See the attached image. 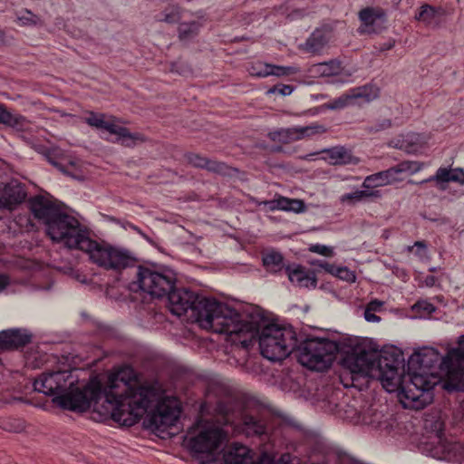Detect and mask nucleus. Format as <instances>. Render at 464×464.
<instances>
[{"label":"nucleus","mask_w":464,"mask_h":464,"mask_svg":"<svg viewBox=\"0 0 464 464\" xmlns=\"http://www.w3.org/2000/svg\"><path fill=\"white\" fill-rule=\"evenodd\" d=\"M385 179H387V184H390L392 182L397 181L401 179L399 177V174H397V170L394 169V167H392L386 170H383Z\"/></svg>","instance_id":"nucleus-50"},{"label":"nucleus","mask_w":464,"mask_h":464,"mask_svg":"<svg viewBox=\"0 0 464 464\" xmlns=\"http://www.w3.org/2000/svg\"><path fill=\"white\" fill-rule=\"evenodd\" d=\"M391 126H392L391 120L384 119V120H382L380 122L370 127V131L371 132H378V131L386 130V129L390 128Z\"/></svg>","instance_id":"nucleus-49"},{"label":"nucleus","mask_w":464,"mask_h":464,"mask_svg":"<svg viewBox=\"0 0 464 464\" xmlns=\"http://www.w3.org/2000/svg\"><path fill=\"white\" fill-rule=\"evenodd\" d=\"M309 251L324 256H332L334 255L333 249L324 245H313L309 247Z\"/></svg>","instance_id":"nucleus-46"},{"label":"nucleus","mask_w":464,"mask_h":464,"mask_svg":"<svg viewBox=\"0 0 464 464\" xmlns=\"http://www.w3.org/2000/svg\"><path fill=\"white\" fill-rule=\"evenodd\" d=\"M401 356L396 352L378 353L357 348L345 354L342 365L348 371L353 382L358 381L361 377L376 379L391 392L400 384L399 369L402 363Z\"/></svg>","instance_id":"nucleus-6"},{"label":"nucleus","mask_w":464,"mask_h":464,"mask_svg":"<svg viewBox=\"0 0 464 464\" xmlns=\"http://www.w3.org/2000/svg\"><path fill=\"white\" fill-rule=\"evenodd\" d=\"M341 70V63L338 60H331L311 65L308 72L316 77H329L339 74Z\"/></svg>","instance_id":"nucleus-25"},{"label":"nucleus","mask_w":464,"mask_h":464,"mask_svg":"<svg viewBox=\"0 0 464 464\" xmlns=\"http://www.w3.org/2000/svg\"><path fill=\"white\" fill-rule=\"evenodd\" d=\"M163 17L160 19L169 24H174L179 21L182 16V10L178 5H169L162 13Z\"/></svg>","instance_id":"nucleus-37"},{"label":"nucleus","mask_w":464,"mask_h":464,"mask_svg":"<svg viewBox=\"0 0 464 464\" xmlns=\"http://www.w3.org/2000/svg\"><path fill=\"white\" fill-rule=\"evenodd\" d=\"M63 155V152L61 150L57 149V148H53L52 150H50L47 153H46V159L47 160L52 164L53 165L54 167L58 168L61 171L63 172H65V169H63V167L57 161V160L62 157Z\"/></svg>","instance_id":"nucleus-39"},{"label":"nucleus","mask_w":464,"mask_h":464,"mask_svg":"<svg viewBox=\"0 0 464 464\" xmlns=\"http://www.w3.org/2000/svg\"><path fill=\"white\" fill-rule=\"evenodd\" d=\"M435 382L429 376L421 372H414L411 376L410 382L402 387V395L404 401L402 403L405 408L414 410L423 409L432 401L431 390Z\"/></svg>","instance_id":"nucleus-12"},{"label":"nucleus","mask_w":464,"mask_h":464,"mask_svg":"<svg viewBox=\"0 0 464 464\" xmlns=\"http://www.w3.org/2000/svg\"><path fill=\"white\" fill-rule=\"evenodd\" d=\"M294 88L291 85L278 84L268 90V93H279L283 96L290 95Z\"/></svg>","instance_id":"nucleus-45"},{"label":"nucleus","mask_w":464,"mask_h":464,"mask_svg":"<svg viewBox=\"0 0 464 464\" xmlns=\"http://www.w3.org/2000/svg\"><path fill=\"white\" fill-rule=\"evenodd\" d=\"M394 46V43H389L387 44L384 45L383 49L385 50H390L392 49V47Z\"/></svg>","instance_id":"nucleus-59"},{"label":"nucleus","mask_w":464,"mask_h":464,"mask_svg":"<svg viewBox=\"0 0 464 464\" xmlns=\"http://www.w3.org/2000/svg\"><path fill=\"white\" fill-rule=\"evenodd\" d=\"M215 413L216 420L200 419L187 434L188 447L207 462L214 459L227 440L228 430L224 427L234 426L238 420L239 403L229 394L217 402Z\"/></svg>","instance_id":"nucleus-3"},{"label":"nucleus","mask_w":464,"mask_h":464,"mask_svg":"<svg viewBox=\"0 0 464 464\" xmlns=\"http://www.w3.org/2000/svg\"><path fill=\"white\" fill-rule=\"evenodd\" d=\"M69 163L72 166H75L76 165V162L74 160H70Z\"/></svg>","instance_id":"nucleus-61"},{"label":"nucleus","mask_w":464,"mask_h":464,"mask_svg":"<svg viewBox=\"0 0 464 464\" xmlns=\"http://www.w3.org/2000/svg\"><path fill=\"white\" fill-rule=\"evenodd\" d=\"M311 264L313 266H316L323 268L324 271H326L330 274H334L335 271V266L334 265L329 264L324 261L315 260V261H312Z\"/></svg>","instance_id":"nucleus-51"},{"label":"nucleus","mask_w":464,"mask_h":464,"mask_svg":"<svg viewBox=\"0 0 464 464\" xmlns=\"http://www.w3.org/2000/svg\"><path fill=\"white\" fill-rule=\"evenodd\" d=\"M9 285V277L4 274H0V292L6 288Z\"/></svg>","instance_id":"nucleus-55"},{"label":"nucleus","mask_w":464,"mask_h":464,"mask_svg":"<svg viewBox=\"0 0 464 464\" xmlns=\"http://www.w3.org/2000/svg\"><path fill=\"white\" fill-rule=\"evenodd\" d=\"M160 383L158 381L141 383L130 366H124L108 377L101 396L110 405L111 419L123 426H132L145 414L151 401L157 400Z\"/></svg>","instance_id":"nucleus-1"},{"label":"nucleus","mask_w":464,"mask_h":464,"mask_svg":"<svg viewBox=\"0 0 464 464\" xmlns=\"http://www.w3.org/2000/svg\"><path fill=\"white\" fill-rule=\"evenodd\" d=\"M104 118L105 116L103 114L91 113V115L86 118V122L92 127L106 130L112 134L117 124L113 121H105Z\"/></svg>","instance_id":"nucleus-31"},{"label":"nucleus","mask_w":464,"mask_h":464,"mask_svg":"<svg viewBox=\"0 0 464 464\" xmlns=\"http://www.w3.org/2000/svg\"><path fill=\"white\" fill-rule=\"evenodd\" d=\"M379 95V90L373 86L364 85L350 90L348 92L324 104L328 110H342L351 104L357 99H362L369 102L376 99Z\"/></svg>","instance_id":"nucleus-15"},{"label":"nucleus","mask_w":464,"mask_h":464,"mask_svg":"<svg viewBox=\"0 0 464 464\" xmlns=\"http://www.w3.org/2000/svg\"><path fill=\"white\" fill-rule=\"evenodd\" d=\"M322 152L328 155L330 163L333 165L355 164L358 162V160L344 147L337 146L331 149H324Z\"/></svg>","instance_id":"nucleus-24"},{"label":"nucleus","mask_w":464,"mask_h":464,"mask_svg":"<svg viewBox=\"0 0 464 464\" xmlns=\"http://www.w3.org/2000/svg\"><path fill=\"white\" fill-rule=\"evenodd\" d=\"M424 282L427 286H433L436 283V277L434 276H427Z\"/></svg>","instance_id":"nucleus-56"},{"label":"nucleus","mask_w":464,"mask_h":464,"mask_svg":"<svg viewBox=\"0 0 464 464\" xmlns=\"http://www.w3.org/2000/svg\"><path fill=\"white\" fill-rule=\"evenodd\" d=\"M326 131L324 126L314 123L307 126H295L292 128H282L270 131L268 138L275 142L288 144L303 139L310 138L316 134H322Z\"/></svg>","instance_id":"nucleus-13"},{"label":"nucleus","mask_w":464,"mask_h":464,"mask_svg":"<svg viewBox=\"0 0 464 464\" xmlns=\"http://www.w3.org/2000/svg\"><path fill=\"white\" fill-rule=\"evenodd\" d=\"M421 137L418 134L409 136V138L402 141L401 148L408 153H415L422 148Z\"/></svg>","instance_id":"nucleus-38"},{"label":"nucleus","mask_w":464,"mask_h":464,"mask_svg":"<svg viewBox=\"0 0 464 464\" xmlns=\"http://www.w3.org/2000/svg\"><path fill=\"white\" fill-rule=\"evenodd\" d=\"M333 275L336 276L342 280L351 283L354 282L356 279L354 272L351 271L347 267H335V271Z\"/></svg>","instance_id":"nucleus-41"},{"label":"nucleus","mask_w":464,"mask_h":464,"mask_svg":"<svg viewBox=\"0 0 464 464\" xmlns=\"http://www.w3.org/2000/svg\"><path fill=\"white\" fill-rule=\"evenodd\" d=\"M414 246H417V247L422 248V249L426 248V245L424 244L423 241H416L412 246H409V250H411L412 247H414Z\"/></svg>","instance_id":"nucleus-57"},{"label":"nucleus","mask_w":464,"mask_h":464,"mask_svg":"<svg viewBox=\"0 0 464 464\" xmlns=\"http://www.w3.org/2000/svg\"><path fill=\"white\" fill-rule=\"evenodd\" d=\"M459 347L450 351V355L458 361L464 360V335H462L459 342Z\"/></svg>","instance_id":"nucleus-47"},{"label":"nucleus","mask_w":464,"mask_h":464,"mask_svg":"<svg viewBox=\"0 0 464 464\" xmlns=\"http://www.w3.org/2000/svg\"><path fill=\"white\" fill-rule=\"evenodd\" d=\"M72 248L85 252L93 264L106 270L121 272L139 262L136 254L128 248L91 239L85 228Z\"/></svg>","instance_id":"nucleus-8"},{"label":"nucleus","mask_w":464,"mask_h":464,"mask_svg":"<svg viewBox=\"0 0 464 464\" xmlns=\"http://www.w3.org/2000/svg\"><path fill=\"white\" fill-rule=\"evenodd\" d=\"M249 453L247 447L234 443L224 453V464H252ZM256 464H259V460Z\"/></svg>","instance_id":"nucleus-21"},{"label":"nucleus","mask_w":464,"mask_h":464,"mask_svg":"<svg viewBox=\"0 0 464 464\" xmlns=\"http://www.w3.org/2000/svg\"><path fill=\"white\" fill-rule=\"evenodd\" d=\"M382 304H383L382 302H381L377 299L372 300L367 304L365 310H369L370 312H376L381 308Z\"/></svg>","instance_id":"nucleus-52"},{"label":"nucleus","mask_w":464,"mask_h":464,"mask_svg":"<svg viewBox=\"0 0 464 464\" xmlns=\"http://www.w3.org/2000/svg\"><path fill=\"white\" fill-rule=\"evenodd\" d=\"M176 280L175 272L169 267L151 269L140 266L137 273L140 288L158 298L169 295Z\"/></svg>","instance_id":"nucleus-11"},{"label":"nucleus","mask_w":464,"mask_h":464,"mask_svg":"<svg viewBox=\"0 0 464 464\" xmlns=\"http://www.w3.org/2000/svg\"><path fill=\"white\" fill-rule=\"evenodd\" d=\"M440 427V423H438ZM423 450L429 453L431 457L442 459L450 458L452 450H457L459 446L448 442L442 438V431L440 428L435 433H432L427 440L422 442Z\"/></svg>","instance_id":"nucleus-16"},{"label":"nucleus","mask_w":464,"mask_h":464,"mask_svg":"<svg viewBox=\"0 0 464 464\" xmlns=\"http://www.w3.org/2000/svg\"><path fill=\"white\" fill-rule=\"evenodd\" d=\"M116 135V140L113 142H117L125 147H133L137 141H142V137L138 133H131L127 128L117 125L112 132Z\"/></svg>","instance_id":"nucleus-30"},{"label":"nucleus","mask_w":464,"mask_h":464,"mask_svg":"<svg viewBox=\"0 0 464 464\" xmlns=\"http://www.w3.org/2000/svg\"><path fill=\"white\" fill-rule=\"evenodd\" d=\"M295 352L302 365L318 372L330 368L334 358L332 345L317 339L298 343Z\"/></svg>","instance_id":"nucleus-9"},{"label":"nucleus","mask_w":464,"mask_h":464,"mask_svg":"<svg viewBox=\"0 0 464 464\" xmlns=\"http://www.w3.org/2000/svg\"><path fill=\"white\" fill-rule=\"evenodd\" d=\"M361 194L362 201H373L382 197L379 190L372 188H365L364 190H359Z\"/></svg>","instance_id":"nucleus-44"},{"label":"nucleus","mask_w":464,"mask_h":464,"mask_svg":"<svg viewBox=\"0 0 464 464\" xmlns=\"http://www.w3.org/2000/svg\"><path fill=\"white\" fill-rule=\"evenodd\" d=\"M169 309L178 316L187 315L200 327L215 333H240L237 312L215 299L199 296L186 288L174 287L168 295Z\"/></svg>","instance_id":"nucleus-2"},{"label":"nucleus","mask_w":464,"mask_h":464,"mask_svg":"<svg viewBox=\"0 0 464 464\" xmlns=\"http://www.w3.org/2000/svg\"><path fill=\"white\" fill-rule=\"evenodd\" d=\"M259 64H262V63H257L253 64V65L251 66V68L249 69V72H250V74H252V75L256 76V75L252 72V71L254 70V68H256V71H262V70H263V69H262V67H261V66H259Z\"/></svg>","instance_id":"nucleus-58"},{"label":"nucleus","mask_w":464,"mask_h":464,"mask_svg":"<svg viewBox=\"0 0 464 464\" xmlns=\"http://www.w3.org/2000/svg\"><path fill=\"white\" fill-rule=\"evenodd\" d=\"M435 16V10L429 5L420 7V13L416 15L417 20L430 21Z\"/></svg>","instance_id":"nucleus-42"},{"label":"nucleus","mask_w":464,"mask_h":464,"mask_svg":"<svg viewBox=\"0 0 464 464\" xmlns=\"http://www.w3.org/2000/svg\"><path fill=\"white\" fill-rule=\"evenodd\" d=\"M286 272L289 280L297 286L308 287L309 285H312L315 287L316 285V279L314 276L307 274L301 266H296L295 268L288 266L286 267Z\"/></svg>","instance_id":"nucleus-27"},{"label":"nucleus","mask_w":464,"mask_h":464,"mask_svg":"<svg viewBox=\"0 0 464 464\" xmlns=\"http://www.w3.org/2000/svg\"><path fill=\"white\" fill-rule=\"evenodd\" d=\"M385 185H387V179H385L383 171H380L375 174L367 176L364 179L362 187L364 188H373Z\"/></svg>","instance_id":"nucleus-36"},{"label":"nucleus","mask_w":464,"mask_h":464,"mask_svg":"<svg viewBox=\"0 0 464 464\" xmlns=\"http://www.w3.org/2000/svg\"><path fill=\"white\" fill-rule=\"evenodd\" d=\"M0 124L23 130L27 124V121L22 115L13 114L4 104L0 103Z\"/></svg>","instance_id":"nucleus-29"},{"label":"nucleus","mask_w":464,"mask_h":464,"mask_svg":"<svg viewBox=\"0 0 464 464\" xmlns=\"http://www.w3.org/2000/svg\"><path fill=\"white\" fill-rule=\"evenodd\" d=\"M394 169L397 170V174L401 173H414L419 169V166L415 161H402L398 165L394 166Z\"/></svg>","instance_id":"nucleus-40"},{"label":"nucleus","mask_w":464,"mask_h":464,"mask_svg":"<svg viewBox=\"0 0 464 464\" xmlns=\"http://www.w3.org/2000/svg\"><path fill=\"white\" fill-rule=\"evenodd\" d=\"M175 66H176L175 64L172 66L171 71L175 70Z\"/></svg>","instance_id":"nucleus-63"},{"label":"nucleus","mask_w":464,"mask_h":464,"mask_svg":"<svg viewBox=\"0 0 464 464\" xmlns=\"http://www.w3.org/2000/svg\"><path fill=\"white\" fill-rule=\"evenodd\" d=\"M331 36L332 33L328 28H317L307 38L304 44V50L308 53H318L327 45Z\"/></svg>","instance_id":"nucleus-19"},{"label":"nucleus","mask_w":464,"mask_h":464,"mask_svg":"<svg viewBox=\"0 0 464 464\" xmlns=\"http://www.w3.org/2000/svg\"><path fill=\"white\" fill-rule=\"evenodd\" d=\"M26 198V186L19 180L0 183V211L16 209Z\"/></svg>","instance_id":"nucleus-14"},{"label":"nucleus","mask_w":464,"mask_h":464,"mask_svg":"<svg viewBox=\"0 0 464 464\" xmlns=\"http://www.w3.org/2000/svg\"><path fill=\"white\" fill-rule=\"evenodd\" d=\"M18 19L24 25L37 24L39 22V17L29 10H24L23 14L20 15Z\"/></svg>","instance_id":"nucleus-43"},{"label":"nucleus","mask_w":464,"mask_h":464,"mask_svg":"<svg viewBox=\"0 0 464 464\" xmlns=\"http://www.w3.org/2000/svg\"><path fill=\"white\" fill-rule=\"evenodd\" d=\"M341 201L342 202H349L351 204H355L357 202H361L362 198H361L360 191L356 190V191L352 192V193L343 194L341 197Z\"/></svg>","instance_id":"nucleus-48"},{"label":"nucleus","mask_w":464,"mask_h":464,"mask_svg":"<svg viewBox=\"0 0 464 464\" xmlns=\"http://www.w3.org/2000/svg\"><path fill=\"white\" fill-rule=\"evenodd\" d=\"M420 309L424 310L427 314H431L435 311V306L429 303H419L417 304Z\"/></svg>","instance_id":"nucleus-54"},{"label":"nucleus","mask_w":464,"mask_h":464,"mask_svg":"<svg viewBox=\"0 0 464 464\" xmlns=\"http://www.w3.org/2000/svg\"><path fill=\"white\" fill-rule=\"evenodd\" d=\"M236 322L240 324V333H225L228 341L247 349L258 338L261 354L270 361H281L297 347L296 333L292 327L265 324L264 322L246 320L237 313Z\"/></svg>","instance_id":"nucleus-4"},{"label":"nucleus","mask_w":464,"mask_h":464,"mask_svg":"<svg viewBox=\"0 0 464 464\" xmlns=\"http://www.w3.org/2000/svg\"><path fill=\"white\" fill-rule=\"evenodd\" d=\"M272 150L274 152H281V151H283V147L282 146H276V147L273 148Z\"/></svg>","instance_id":"nucleus-60"},{"label":"nucleus","mask_w":464,"mask_h":464,"mask_svg":"<svg viewBox=\"0 0 464 464\" xmlns=\"http://www.w3.org/2000/svg\"><path fill=\"white\" fill-rule=\"evenodd\" d=\"M264 205L267 206L268 209L274 210H285L300 213L304 211V203L301 199H291L285 197H278L272 200H266L263 202Z\"/></svg>","instance_id":"nucleus-23"},{"label":"nucleus","mask_w":464,"mask_h":464,"mask_svg":"<svg viewBox=\"0 0 464 464\" xmlns=\"http://www.w3.org/2000/svg\"><path fill=\"white\" fill-rule=\"evenodd\" d=\"M241 431L248 437H260L266 433V425L262 419L244 413L241 416Z\"/></svg>","instance_id":"nucleus-22"},{"label":"nucleus","mask_w":464,"mask_h":464,"mask_svg":"<svg viewBox=\"0 0 464 464\" xmlns=\"http://www.w3.org/2000/svg\"><path fill=\"white\" fill-rule=\"evenodd\" d=\"M412 360L420 364L422 370L431 369L437 364L447 363L448 357H441L437 350L433 348H425L421 351L415 353Z\"/></svg>","instance_id":"nucleus-20"},{"label":"nucleus","mask_w":464,"mask_h":464,"mask_svg":"<svg viewBox=\"0 0 464 464\" xmlns=\"http://www.w3.org/2000/svg\"><path fill=\"white\" fill-rule=\"evenodd\" d=\"M29 205L34 218L45 223L47 235L53 241L63 242L69 248L76 244L84 227L75 218L62 212L44 196L31 198Z\"/></svg>","instance_id":"nucleus-7"},{"label":"nucleus","mask_w":464,"mask_h":464,"mask_svg":"<svg viewBox=\"0 0 464 464\" xmlns=\"http://www.w3.org/2000/svg\"><path fill=\"white\" fill-rule=\"evenodd\" d=\"M448 377L455 390H464V368L449 369Z\"/></svg>","instance_id":"nucleus-35"},{"label":"nucleus","mask_w":464,"mask_h":464,"mask_svg":"<svg viewBox=\"0 0 464 464\" xmlns=\"http://www.w3.org/2000/svg\"><path fill=\"white\" fill-rule=\"evenodd\" d=\"M148 415V426L157 431L164 432L169 427L174 426L178 420L180 409L178 401L169 397H163V389L160 385L157 400L151 401L145 413Z\"/></svg>","instance_id":"nucleus-10"},{"label":"nucleus","mask_w":464,"mask_h":464,"mask_svg":"<svg viewBox=\"0 0 464 464\" xmlns=\"http://www.w3.org/2000/svg\"><path fill=\"white\" fill-rule=\"evenodd\" d=\"M76 382L72 371H51L35 379L34 388L38 392L54 395L53 401L63 410L85 411L98 403L101 382L94 378L82 388L75 386Z\"/></svg>","instance_id":"nucleus-5"},{"label":"nucleus","mask_w":464,"mask_h":464,"mask_svg":"<svg viewBox=\"0 0 464 464\" xmlns=\"http://www.w3.org/2000/svg\"><path fill=\"white\" fill-rule=\"evenodd\" d=\"M31 334L25 330L8 329L0 332V351L19 348L29 343Z\"/></svg>","instance_id":"nucleus-17"},{"label":"nucleus","mask_w":464,"mask_h":464,"mask_svg":"<svg viewBox=\"0 0 464 464\" xmlns=\"http://www.w3.org/2000/svg\"><path fill=\"white\" fill-rule=\"evenodd\" d=\"M263 263L267 270L276 272L283 267V256L280 253L272 251L264 256Z\"/></svg>","instance_id":"nucleus-32"},{"label":"nucleus","mask_w":464,"mask_h":464,"mask_svg":"<svg viewBox=\"0 0 464 464\" xmlns=\"http://www.w3.org/2000/svg\"><path fill=\"white\" fill-rule=\"evenodd\" d=\"M425 182L436 181L437 183L459 182L464 183V171L460 169L440 168L433 177L424 180Z\"/></svg>","instance_id":"nucleus-26"},{"label":"nucleus","mask_w":464,"mask_h":464,"mask_svg":"<svg viewBox=\"0 0 464 464\" xmlns=\"http://www.w3.org/2000/svg\"><path fill=\"white\" fill-rule=\"evenodd\" d=\"M364 319L370 323H375L381 320V318L377 316L374 312H370L369 310H364Z\"/></svg>","instance_id":"nucleus-53"},{"label":"nucleus","mask_w":464,"mask_h":464,"mask_svg":"<svg viewBox=\"0 0 464 464\" xmlns=\"http://www.w3.org/2000/svg\"><path fill=\"white\" fill-rule=\"evenodd\" d=\"M262 67V71H256V68L252 72L258 77H266L268 75L284 76L291 75L299 72V69L295 66H277L272 64H259Z\"/></svg>","instance_id":"nucleus-28"},{"label":"nucleus","mask_w":464,"mask_h":464,"mask_svg":"<svg viewBox=\"0 0 464 464\" xmlns=\"http://www.w3.org/2000/svg\"><path fill=\"white\" fill-rule=\"evenodd\" d=\"M359 18L362 22V26L360 28L361 33H372L371 26L376 20V15L372 8H364L360 11Z\"/></svg>","instance_id":"nucleus-34"},{"label":"nucleus","mask_w":464,"mask_h":464,"mask_svg":"<svg viewBox=\"0 0 464 464\" xmlns=\"http://www.w3.org/2000/svg\"><path fill=\"white\" fill-rule=\"evenodd\" d=\"M186 159L190 165L196 168L206 169L209 171L221 175L230 174L231 169L223 162L211 160L196 153L187 154Z\"/></svg>","instance_id":"nucleus-18"},{"label":"nucleus","mask_w":464,"mask_h":464,"mask_svg":"<svg viewBox=\"0 0 464 464\" xmlns=\"http://www.w3.org/2000/svg\"><path fill=\"white\" fill-rule=\"evenodd\" d=\"M200 24L197 22L181 23L179 25V36L181 40H189L198 33Z\"/></svg>","instance_id":"nucleus-33"},{"label":"nucleus","mask_w":464,"mask_h":464,"mask_svg":"<svg viewBox=\"0 0 464 464\" xmlns=\"http://www.w3.org/2000/svg\"><path fill=\"white\" fill-rule=\"evenodd\" d=\"M430 272H435L436 271V268L435 267H432L430 269Z\"/></svg>","instance_id":"nucleus-62"}]
</instances>
